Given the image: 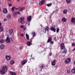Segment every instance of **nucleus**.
Instances as JSON below:
<instances>
[{
    "instance_id": "nucleus-1",
    "label": "nucleus",
    "mask_w": 75,
    "mask_h": 75,
    "mask_svg": "<svg viewBox=\"0 0 75 75\" xmlns=\"http://www.w3.org/2000/svg\"><path fill=\"white\" fill-rule=\"evenodd\" d=\"M24 19H25V18L24 17H21L18 20V21H19V23H21L22 24H24V23H25V21H24Z\"/></svg>"
},
{
    "instance_id": "nucleus-2",
    "label": "nucleus",
    "mask_w": 75,
    "mask_h": 75,
    "mask_svg": "<svg viewBox=\"0 0 75 75\" xmlns=\"http://www.w3.org/2000/svg\"><path fill=\"white\" fill-rule=\"evenodd\" d=\"M12 41H13V39L11 38L7 37L6 39V42L7 43H10V42H11Z\"/></svg>"
},
{
    "instance_id": "nucleus-3",
    "label": "nucleus",
    "mask_w": 75,
    "mask_h": 75,
    "mask_svg": "<svg viewBox=\"0 0 75 75\" xmlns=\"http://www.w3.org/2000/svg\"><path fill=\"white\" fill-rule=\"evenodd\" d=\"M71 62V59L69 58H67L66 60H65V62L67 64H69V63H70Z\"/></svg>"
},
{
    "instance_id": "nucleus-4",
    "label": "nucleus",
    "mask_w": 75,
    "mask_h": 75,
    "mask_svg": "<svg viewBox=\"0 0 75 75\" xmlns=\"http://www.w3.org/2000/svg\"><path fill=\"white\" fill-rule=\"evenodd\" d=\"M27 61L26 60H24L23 61H22L21 62V65H25V63L27 62Z\"/></svg>"
},
{
    "instance_id": "nucleus-5",
    "label": "nucleus",
    "mask_w": 75,
    "mask_h": 75,
    "mask_svg": "<svg viewBox=\"0 0 75 75\" xmlns=\"http://www.w3.org/2000/svg\"><path fill=\"white\" fill-rule=\"evenodd\" d=\"M2 69H3L4 71L6 72V71L7 70V67L6 66H3Z\"/></svg>"
},
{
    "instance_id": "nucleus-6",
    "label": "nucleus",
    "mask_w": 75,
    "mask_h": 75,
    "mask_svg": "<svg viewBox=\"0 0 75 75\" xmlns=\"http://www.w3.org/2000/svg\"><path fill=\"white\" fill-rule=\"evenodd\" d=\"M56 64V60H53L52 62H51V65L52 66H55Z\"/></svg>"
},
{
    "instance_id": "nucleus-7",
    "label": "nucleus",
    "mask_w": 75,
    "mask_h": 75,
    "mask_svg": "<svg viewBox=\"0 0 75 75\" xmlns=\"http://www.w3.org/2000/svg\"><path fill=\"white\" fill-rule=\"evenodd\" d=\"M5 71H4L3 69H1L0 70V73L2 75H4L5 74Z\"/></svg>"
},
{
    "instance_id": "nucleus-8",
    "label": "nucleus",
    "mask_w": 75,
    "mask_h": 75,
    "mask_svg": "<svg viewBox=\"0 0 75 75\" xmlns=\"http://www.w3.org/2000/svg\"><path fill=\"white\" fill-rule=\"evenodd\" d=\"M6 59L8 60V61L10 60V59H11V56H10L6 55Z\"/></svg>"
},
{
    "instance_id": "nucleus-9",
    "label": "nucleus",
    "mask_w": 75,
    "mask_h": 75,
    "mask_svg": "<svg viewBox=\"0 0 75 75\" xmlns=\"http://www.w3.org/2000/svg\"><path fill=\"white\" fill-rule=\"evenodd\" d=\"M13 30L11 29H9L8 31V33H9V35H11V34L13 33Z\"/></svg>"
},
{
    "instance_id": "nucleus-10",
    "label": "nucleus",
    "mask_w": 75,
    "mask_h": 75,
    "mask_svg": "<svg viewBox=\"0 0 75 75\" xmlns=\"http://www.w3.org/2000/svg\"><path fill=\"white\" fill-rule=\"evenodd\" d=\"M61 47L62 50H64L65 48V46H64V44L63 43H62L60 45Z\"/></svg>"
},
{
    "instance_id": "nucleus-11",
    "label": "nucleus",
    "mask_w": 75,
    "mask_h": 75,
    "mask_svg": "<svg viewBox=\"0 0 75 75\" xmlns=\"http://www.w3.org/2000/svg\"><path fill=\"white\" fill-rule=\"evenodd\" d=\"M3 13H5V14H6L7 13L8 11H7V10L6 8H4L3 9Z\"/></svg>"
},
{
    "instance_id": "nucleus-12",
    "label": "nucleus",
    "mask_w": 75,
    "mask_h": 75,
    "mask_svg": "<svg viewBox=\"0 0 75 75\" xmlns=\"http://www.w3.org/2000/svg\"><path fill=\"white\" fill-rule=\"evenodd\" d=\"M18 9L16 8V7L14 6L12 8L11 10L13 12H14V10H18Z\"/></svg>"
},
{
    "instance_id": "nucleus-13",
    "label": "nucleus",
    "mask_w": 75,
    "mask_h": 75,
    "mask_svg": "<svg viewBox=\"0 0 75 75\" xmlns=\"http://www.w3.org/2000/svg\"><path fill=\"white\" fill-rule=\"evenodd\" d=\"M27 20L28 21H30L31 20V16H30L27 17Z\"/></svg>"
},
{
    "instance_id": "nucleus-14",
    "label": "nucleus",
    "mask_w": 75,
    "mask_h": 75,
    "mask_svg": "<svg viewBox=\"0 0 75 75\" xmlns=\"http://www.w3.org/2000/svg\"><path fill=\"white\" fill-rule=\"evenodd\" d=\"M50 30L51 31H53L54 32H55L56 31V29L53 27H52L50 28Z\"/></svg>"
},
{
    "instance_id": "nucleus-15",
    "label": "nucleus",
    "mask_w": 75,
    "mask_h": 75,
    "mask_svg": "<svg viewBox=\"0 0 75 75\" xmlns=\"http://www.w3.org/2000/svg\"><path fill=\"white\" fill-rule=\"evenodd\" d=\"M71 23H75V18H71Z\"/></svg>"
},
{
    "instance_id": "nucleus-16",
    "label": "nucleus",
    "mask_w": 75,
    "mask_h": 75,
    "mask_svg": "<svg viewBox=\"0 0 75 75\" xmlns=\"http://www.w3.org/2000/svg\"><path fill=\"white\" fill-rule=\"evenodd\" d=\"M6 17L8 19H10L11 18V15L9 13L7 14Z\"/></svg>"
},
{
    "instance_id": "nucleus-17",
    "label": "nucleus",
    "mask_w": 75,
    "mask_h": 75,
    "mask_svg": "<svg viewBox=\"0 0 75 75\" xmlns=\"http://www.w3.org/2000/svg\"><path fill=\"white\" fill-rule=\"evenodd\" d=\"M10 74L11 75H16V73L15 72H13L11 71H10Z\"/></svg>"
},
{
    "instance_id": "nucleus-18",
    "label": "nucleus",
    "mask_w": 75,
    "mask_h": 75,
    "mask_svg": "<svg viewBox=\"0 0 75 75\" xmlns=\"http://www.w3.org/2000/svg\"><path fill=\"white\" fill-rule=\"evenodd\" d=\"M67 50L65 49L63 51V52H62V54H67Z\"/></svg>"
},
{
    "instance_id": "nucleus-19",
    "label": "nucleus",
    "mask_w": 75,
    "mask_h": 75,
    "mask_svg": "<svg viewBox=\"0 0 75 75\" xmlns=\"http://www.w3.org/2000/svg\"><path fill=\"white\" fill-rule=\"evenodd\" d=\"M44 3V0H41V1L39 2V4H43Z\"/></svg>"
},
{
    "instance_id": "nucleus-20",
    "label": "nucleus",
    "mask_w": 75,
    "mask_h": 75,
    "mask_svg": "<svg viewBox=\"0 0 75 75\" xmlns=\"http://www.w3.org/2000/svg\"><path fill=\"white\" fill-rule=\"evenodd\" d=\"M62 21H63V22H66L67 21V19L65 17H64L62 18Z\"/></svg>"
},
{
    "instance_id": "nucleus-21",
    "label": "nucleus",
    "mask_w": 75,
    "mask_h": 75,
    "mask_svg": "<svg viewBox=\"0 0 75 75\" xmlns=\"http://www.w3.org/2000/svg\"><path fill=\"white\" fill-rule=\"evenodd\" d=\"M71 72L73 73V74H75V67L73 68L71 70Z\"/></svg>"
},
{
    "instance_id": "nucleus-22",
    "label": "nucleus",
    "mask_w": 75,
    "mask_h": 75,
    "mask_svg": "<svg viewBox=\"0 0 75 75\" xmlns=\"http://www.w3.org/2000/svg\"><path fill=\"white\" fill-rule=\"evenodd\" d=\"M10 64L11 65H13L14 64V60H11L10 62Z\"/></svg>"
},
{
    "instance_id": "nucleus-23",
    "label": "nucleus",
    "mask_w": 75,
    "mask_h": 75,
    "mask_svg": "<svg viewBox=\"0 0 75 75\" xmlns=\"http://www.w3.org/2000/svg\"><path fill=\"white\" fill-rule=\"evenodd\" d=\"M52 40V38L51 37L49 38L47 40V42L48 43L49 42H50Z\"/></svg>"
},
{
    "instance_id": "nucleus-24",
    "label": "nucleus",
    "mask_w": 75,
    "mask_h": 75,
    "mask_svg": "<svg viewBox=\"0 0 75 75\" xmlns=\"http://www.w3.org/2000/svg\"><path fill=\"white\" fill-rule=\"evenodd\" d=\"M4 41H5V40H4V39H2L0 40V43H1V44L4 43Z\"/></svg>"
},
{
    "instance_id": "nucleus-25",
    "label": "nucleus",
    "mask_w": 75,
    "mask_h": 75,
    "mask_svg": "<svg viewBox=\"0 0 75 75\" xmlns=\"http://www.w3.org/2000/svg\"><path fill=\"white\" fill-rule=\"evenodd\" d=\"M0 48L1 49H4V45H1L0 46Z\"/></svg>"
},
{
    "instance_id": "nucleus-26",
    "label": "nucleus",
    "mask_w": 75,
    "mask_h": 75,
    "mask_svg": "<svg viewBox=\"0 0 75 75\" xmlns=\"http://www.w3.org/2000/svg\"><path fill=\"white\" fill-rule=\"evenodd\" d=\"M31 34L33 35V37L35 36V32H33L31 33Z\"/></svg>"
},
{
    "instance_id": "nucleus-27",
    "label": "nucleus",
    "mask_w": 75,
    "mask_h": 75,
    "mask_svg": "<svg viewBox=\"0 0 75 75\" xmlns=\"http://www.w3.org/2000/svg\"><path fill=\"white\" fill-rule=\"evenodd\" d=\"M24 9H25V7H22L19 10V11H23V10Z\"/></svg>"
},
{
    "instance_id": "nucleus-28",
    "label": "nucleus",
    "mask_w": 75,
    "mask_h": 75,
    "mask_svg": "<svg viewBox=\"0 0 75 75\" xmlns=\"http://www.w3.org/2000/svg\"><path fill=\"white\" fill-rule=\"evenodd\" d=\"M25 35L27 40H29V35H28L27 34H26Z\"/></svg>"
},
{
    "instance_id": "nucleus-29",
    "label": "nucleus",
    "mask_w": 75,
    "mask_h": 75,
    "mask_svg": "<svg viewBox=\"0 0 75 75\" xmlns=\"http://www.w3.org/2000/svg\"><path fill=\"white\" fill-rule=\"evenodd\" d=\"M44 67H45V65L44 64H42L41 65L40 68H41V69H42V68H44Z\"/></svg>"
},
{
    "instance_id": "nucleus-30",
    "label": "nucleus",
    "mask_w": 75,
    "mask_h": 75,
    "mask_svg": "<svg viewBox=\"0 0 75 75\" xmlns=\"http://www.w3.org/2000/svg\"><path fill=\"white\" fill-rule=\"evenodd\" d=\"M27 45L28 46H30V45H31V42L30 41H28L27 42Z\"/></svg>"
},
{
    "instance_id": "nucleus-31",
    "label": "nucleus",
    "mask_w": 75,
    "mask_h": 75,
    "mask_svg": "<svg viewBox=\"0 0 75 75\" xmlns=\"http://www.w3.org/2000/svg\"><path fill=\"white\" fill-rule=\"evenodd\" d=\"M63 13L64 14H66L67 13V10H64L63 11Z\"/></svg>"
},
{
    "instance_id": "nucleus-32",
    "label": "nucleus",
    "mask_w": 75,
    "mask_h": 75,
    "mask_svg": "<svg viewBox=\"0 0 75 75\" xmlns=\"http://www.w3.org/2000/svg\"><path fill=\"white\" fill-rule=\"evenodd\" d=\"M3 31V28L2 27H0V32H1Z\"/></svg>"
},
{
    "instance_id": "nucleus-33",
    "label": "nucleus",
    "mask_w": 75,
    "mask_h": 75,
    "mask_svg": "<svg viewBox=\"0 0 75 75\" xmlns=\"http://www.w3.org/2000/svg\"><path fill=\"white\" fill-rule=\"evenodd\" d=\"M45 28L46 31H48V30H49V28L48 26H46Z\"/></svg>"
},
{
    "instance_id": "nucleus-34",
    "label": "nucleus",
    "mask_w": 75,
    "mask_h": 75,
    "mask_svg": "<svg viewBox=\"0 0 75 75\" xmlns=\"http://www.w3.org/2000/svg\"><path fill=\"white\" fill-rule=\"evenodd\" d=\"M52 5V4L50 3V4H47V6H48V7H50Z\"/></svg>"
},
{
    "instance_id": "nucleus-35",
    "label": "nucleus",
    "mask_w": 75,
    "mask_h": 75,
    "mask_svg": "<svg viewBox=\"0 0 75 75\" xmlns=\"http://www.w3.org/2000/svg\"><path fill=\"white\" fill-rule=\"evenodd\" d=\"M66 1L68 4H69L71 2V0H66Z\"/></svg>"
},
{
    "instance_id": "nucleus-36",
    "label": "nucleus",
    "mask_w": 75,
    "mask_h": 75,
    "mask_svg": "<svg viewBox=\"0 0 75 75\" xmlns=\"http://www.w3.org/2000/svg\"><path fill=\"white\" fill-rule=\"evenodd\" d=\"M54 13H57V12H58V10L57 9H56L53 11Z\"/></svg>"
},
{
    "instance_id": "nucleus-37",
    "label": "nucleus",
    "mask_w": 75,
    "mask_h": 75,
    "mask_svg": "<svg viewBox=\"0 0 75 75\" xmlns=\"http://www.w3.org/2000/svg\"><path fill=\"white\" fill-rule=\"evenodd\" d=\"M20 28H24V26L23 25H21L20 26Z\"/></svg>"
},
{
    "instance_id": "nucleus-38",
    "label": "nucleus",
    "mask_w": 75,
    "mask_h": 75,
    "mask_svg": "<svg viewBox=\"0 0 75 75\" xmlns=\"http://www.w3.org/2000/svg\"><path fill=\"white\" fill-rule=\"evenodd\" d=\"M16 14H20V12L18 11L16 12Z\"/></svg>"
},
{
    "instance_id": "nucleus-39",
    "label": "nucleus",
    "mask_w": 75,
    "mask_h": 75,
    "mask_svg": "<svg viewBox=\"0 0 75 75\" xmlns=\"http://www.w3.org/2000/svg\"><path fill=\"white\" fill-rule=\"evenodd\" d=\"M20 35L21 37H23V36H24V34L23 33L20 34Z\"/></svg>"
},
{
    "instance_id": "nucleus-40",
    "label": "nucleus",
    "mask_w": 75,
    "mask_h": 75,
    "mask_svg": "<svg viewBox=\"0 0 75 75\" xmlns=\"http://www.w3.org/2000/svg\"><path fill=\"white\" fill-rule=\"evenodd\" d=\"M67 74H69V73H70V71L69 70H67Z\"/></svg>"
},
{
    "instance_id": "nucleus-41",
    "label": "nucleus",
    "mask_w": 75,
    "mask_h": 75,
    "mask_svg": "<svg viewBox=\"0 0 75 75\" xmlns=\"http://www.w3.org/2000/svg\"><path fill=\"white\" fill-rule=\"evenodd\" d=\"M23 31H25V30L27 29V27L25 26L24 27Z\"/></svg>"
},
{
    "instance_id": "nucleus-42",
    "label": "nucleus",
    "mask_w": 75,
    "mask_h": 75,
    "mask_svg": "<svg viewBox=\"0 0 75 75\" xmlns=\"http://www.w3.org/2000/svg\"><path fill=\"white\" fill-rule=\"evenodd\" d=\"M52 55V53L51 52H50L49 54V57H50L51 56V55Z\"/></svg>"
},
{
    "instance_id": "nucleus-43",
    "label": "nucleus",
    "mask_w": 75,
    "mask_h": 75,
    "mask_svg": "<svg viewBox=\"0 0 75 75\" xmlns=\"http://www.w3.org/2000/svg\"><path fill=\"white\" fill-rule=\"evenodd\" d=\"M54 40L55 41H57V38H56V37H55L54 38Z\"/></svg>"
},
{
    "instance_id": "nucleus-44",
    "label": "nucleus",
    "mask_w": 75,
    "mask_h": 75,
    "mask_svg": "<svg viewBox=\"0 0 75 75\" xmlns=\"http://www.w3.org/2000/svg\"><path fill=\"white\" fill-rule=\"evenodd\" d=\"M72 46H75V43L74 42L72 44H71Z\"/></svg>"
},
{
    "instance_id": "nucleus-45",
    "label": "nucleus",
    "mask_w": 75,
    "mask_h": 75,
    "mask_svg": "<svg viewBox=\"0 0 75 75\" xmlns=\"http://www.w3.org/2000/svg\"><path fill=\"white\" fill-rule=\"evenodd\" d=\"M59 28H58L56 30L57 33H58V32H59Z\"/></svg>"
},
{
    "instance_id": "nucleus-46",
    "label": "nucleus",
    "mask_w": 75,
    "mask_h": 75,
    "mask_svg": "<svg viewBox=\"0 0 75 75\" xmlns=\"http://www.w3.org/2000/svg\"><path fill=\"white\" fill-rule=\"evenodd\" d=\"M46 29L45 28H44V30H43V32H44L45 33H46Z\"/></svg>"
},
{
    "instance_id": "nucleus-47",
    "label": "nucleus",
    "mask_w": 75,
    "mask_h": 75,
    "mask_svg": "<svg viewBox=\"0 0 75 75\" xmlns=\"http://www.w3.org/2000/svg\"><path fill=\"white\" fill-rule=\"evenodd\" d=\"M8 5L9 7H11V6H12V4H8Z\"/></svg>"
},
{
    "instance_id": "nucleus-48",
    "label": "nucleus",
    "mask_w": 75,
    "mask_h": 75,
    "mask_svg": "<svg viewBox=\"0 0 75 75\" xmlns=\"http://www.w3.org/2000/svg\"><path fill=\"white\" fill-rule=\"evenodd\" d=\"M13 14V16H16V12H14Z\"/></svg>"
},
{
    "instance_id": "nucleus-49",
    "label": "nucleus",
    "mask_w": 75,
    "mask_h": 75,
    "mask_svg": "<svg viewBox=\"0 0 75 75\" xmlns=\"http://www.w3.org/2000/svg\"><path fill=\"white\" fill-rule=\"evenodd\" d=\"M53 43H54V41H52L51 42V44L52 45L53 44Z\"/></svg>"
},
{
    "instance_id": "nucleus-50",
    "label": "nucleus",
    "mask_w": 75,
    "mask_h": 75,
    "mask_svg": "<svg viewBox=\"0 0 75 75\" xmlns=\"http://www.w3.org/2000/svg\"><path fill=\"white\" fill-rule=\"evenodd\" d=\"M7 19L6 18H5L4 20V21H7Z\"/></svg>"
},
{
    "instance_id": "nucleus-51",
    "label": "nucleus",
    "mask_w": 75,
    "mask_h": 75,
    "mask_svg": "<svg viewBox=\"0 0 75 75\" xmlns=\"http://www.w3.org/2000/svg\"><path fill=\"white\" fill-rule=\"evenodd\" d=\"M75 48L74 49H73L72 50V51H75Z\"/></svg>"
},
{
    "instance_id": "nucleus-52",
    "label": "nucleus",
    "mask_w": 75,
    "mask_h": 75,
    "mask_svg": "<svg viewBox=\"0 0 75 75\" xmlns=\"http://www.w3.org/2000/svg\"><path fill=\"white\" fill-rule=\"evenodd\" d=\"M0 26H1V23L0 22Z\"/></svg>"
},
{
    "instance_id": "nucleus-53",
    "label": "nucleus",
    "mask_w": 75,
    "mask_h": 75,
    "mask_svg": "<svg viewBox=\"0 0 75 75\" xmlns=\"http://www.w3.org/2000/svg\"><path fill=\"white\" fill-rule=\"evenodd\" d=\"M1 36L3 37H3H4V36H3V35H2Z\"/></svg>"
},
{
    "instance_id": "nucleus-54",
    "label": "nucleus",
    "mask_w": 75,
    "mask_h": 75,
    "mask_svg": "<svg viewBox=\"0 0 75 75\" xmlns=\"http://www.w3.org/2000/svg\"><path fill=\"white\" fill-rule=\"evenodd\" d=\"M17 1H20V0H17Z\"/></svg>"
},
{
    "instance_id": "nucleus-55",
    "label": "nucleus",
    "mask_w": 75,
    "mask_h": 75,
    "mask_svg": "<svg viewBox=\"0 0 75 75\" xmlns=\"http://www.w3.org/2000/svg\"><path fill=\"white\" fill-rule=\"evenodd\" d=\"M8 1H11V0H8Z\"/></svg>"
},
{
    "instance_id": "nucleus-56",
    "label": "nucleus",
    "mask_w": 75,
    "mask_h": 75,
    "mask_svg": "<svg viewBox=\"0 0 75 75\" xmlns=\"http://www.w3.org/2000/svg\"><path fill=\"white\" fill-rule=\"evenodd\" d=\"M32 59H34V58H32Z\"/></svg>"
},
{
    "instance_id": "nucleus-57",
    "label": "nucleus",
    "mask_w": 75,
    "mask_h": 75,
    "mask_svg": "<svg viewBox=\"0 0 75 75\" xmlns=\"http://www.w3.org/2000/svg\"><path fill=\"white\" fill-rule=\"evenodd\" d=\"M31 57H32V54L31 55Z\"/></svg>"
},
{
    "instance_id": "nucleus-58",
    "label": "nucleus",
    "mask_w": 75,
    "mask_h": 75,
    "mask_svg": "<svg viewBox=\"0 0 75 75\" xmlns=\"http://www.w3.org/2000/svg\"><path fill=\"white\" fill-rule=\"evenodd\" d=\"M22 72L23 71V70H22V69H21Z\"/></svg>"
},
{
    "instance_id": "nucleus-59",
    "label": "nucleus",
    "mask_w": 75,
    "mask_h": 75,
    "mask_svg": "<svg viewBox=\"0 0 75 75\" xmlns=\"http://www.w3.org/2000/svg\"><path fill=\"white\" fill-rule=\"evenodd\" d=\"M28 25H30V23Z\"/></svg>"
},
{
    "instance_id": "nucleus-60",
    "label": "nucleus",
    "mask_w": 75,
    "mask_h": 75,
    "mask_svg": "<svg viewBox=\"0 0 75 75\" xmlns=\"http://www.w3.org/2000/svg\"><path fill=\"white\" fill-rule=\"evenodd\" d=\"M20 49H21V47H20Z\"/></svg>"
},
{
    "instance_id": "nucleus-61",
    "label": "nucleus",
    "mask_w": 75,
    "mask_h": 75,
    "mask_svg": "<svg viewBox=\"0 0 75 75\" xmlns=\"http://www.w3.org/2000/svg\"><path fill=\"white\" fill-rule=\"evenodd\" d=\"M31 59H30V60H31Z\"/></svg>"
}]
</instances>
